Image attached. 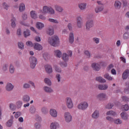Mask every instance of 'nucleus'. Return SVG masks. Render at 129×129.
I'll use <instances>...</instances> for the list:
<instances>
[{"mask_svg":"<svg viewBox=\"0 0 129 129\" xmlns=\"http://www.w3.org/2000/svg\"><path fill=\"white\" fill-rule=\"evenodd\" d=\"M29 112L31 114H35L36 113V107L32 106L29 109Z\"/></svg>","mask_w":129,"mask_h":129,"instance_id":"obj_37","label":"nucleus"},{"mask_svg":"<svg viewBox=\"0 0 129 129\" xmlns=\"http://www.w3.org/2000/svg\"><path fill=\"white\" fill-rule=\"evenodd\" d=\"M56 79L57 80V82H60L61 80V75L59 74H56Z\"/></svg>","mask_w":129,"mask_h":129,"instance_id":"obj_63","label":"nucleus"},{"mask_svg":"<svg viewBox=\"0 0 129 129\" xmlns=\"http://www.w3.org/2000/svg\"><path fill=\"white\" fill-rule=\"evenodd\" d=\"M88 103L86 101H84L78 105V108L80 110H86L88 108Z\"/></svg>","mask_w":129,"mask_h":129,"instance_id":"obj_5","label":"nucleus"},{"mask_svg":"<svg viewBox=\"0 0 129 129\" xmlns=\"http://www.w3.org/2000/svg\"><path fill=\"white\" fill-rule=\"evenodd\" d=\"M44 83L48 86H51V85H52V82H51V80L49 78H45L44 79Z\"/></svg>","mask_w":129,"mask_h":129,"instance_id":"obj_40","label":"nucleus"},{"mask_svg":"<svg viewBox=\"0 0 129 129\" xmlns=\"http://www.w3.org/2000/svg\"><path fill=\"white\" fill-rule=\"evenodd\" d=\"M49 114L53 118H56L58 116V111L54 108H51L49 110Z\"/></svg>","mask_w":129,"mask_h":129,"instance_id":"obj_10","label":"nucleus"},{"mask_svg":"<svg viewBox=\"0 0 129 129\" xmlns=\"http://www.w3.org/2000/svg\"><path fill=\"white\" fill-rule=\"evenodd\" d=\"M16 71V68L13 63H11L9 66V72L10 74H14L15 71Z\"/></svg>","mask_w":129,"mask_h":129,"instance_id":"obj_24","label":"nucleus"},{"mask_svg":"<svg viewBox=\"0 0 129 129\" xmlns=\"http://www.w3.org/2000/svg\"><path fill=\"white\" fill-rule=\"evenodd\" d=\"M54 70L56 71V72H58V73H61V72H62V70L61 68H59V67L57 66H54Z\"/></svg>","mask_w":129,"mask_h":129,"instance_id":"obj_53","label":"nucleus"},{"mask_svg":"<svg viewBox=\"0 0 129 129\" xmlns=\"http://www.w3.org/2000/svg\"><path fill=\"white\" fill-rule=\"evenodd\" d=\"M43 90L45 92H46V93H52V92H53L54 91L51 87H49L48 86L43 87Z\"/></svg>","mask_w":129,"mask_h":129,"instance_id":"obj_25","label":"nucleus"},{"mask_svg":"<svg viewBox=\"0 0 129 129\" xmlns=\"http://www.w3.org/2000/svg\"><path fill=\"white\" fill-rule=\"evenodd\" d=\"M65 102L68 108H69V109H72V108H73L74 104H73V101L72 100V98L68 97L66 98Z\"/></svg>","mask_w":129,"mask_h":129,"instance_id":"obj_4","label":"nucleus"},{"mask_svg":"<svg viewBox=\"0 0 129 129\" xmlns=\"http://www.w3.org/2000/svg\"><path fill=\"white\" fill-rule=\"evenodd\" d=\"M41 112L43 113V114H44L45 115H46V114H48V113L49 112L48 108H47V107H43L41 108Z\"/></svg>","mask_w":129,"mask_h":129,"instance_id":"obj_35","label":"nucleus"},{"mask_svg":"<svg viewBox=\"0 0 129 129\" xmlns=\"http://www.w3.org/2000/svg\"><path fill=\"white\" fill-rule=\"evenodd\" d=\"M54 9L56 12L58 13H63V8L62 7L58 5H54Z\"/></svg>","mask_w":129,"mask_h":129,"instance_id":"obj_23","label":"nucleus"},{"mask_svg":"<svg viewBox=\"0 0 129 129\" xmlns=\"http://www.w3.org/2000/svg\"><path fill=\"white\" fill-rule=\"evenodd\" d=\"M122 101H124V102H128L129 101V98L127 96H123L122 97Z\"/></svg>","mask_w":129,"mask_h":129,"instance_id":"obj_58","label":"nucleus"},{"mask_svg":"<svg viewBox=\"0 0 129 129\" xmlns=\"http://www.w3.org/2000/svg\"><path fill=\"white\" fill-rule=\"evenodd\" d=\"M47 33L49 36H52V35H54V28H48V29L47 31Z\"/></svg>","mask_w":129,"mask_h":129,"instance_id":"obj_38","label":"nucleus"},{"mask_svg":"<svg viewBox=\"0 0 129 129\" xmlns=\"http://www.w3.org/2000/svg\"><path fill=\"white\" fill-rule=\"evenodd\" d=\"M30 67L32 69H35L36 66L38 63V60L35 56H31L29 58Z\"/></svg>","mask_w":129,"mask_h":129,"instance_id":"obj_3","label":"nucleus"},{"mask_svg":"<svg viewBox=\"0 0 129 129\" xmlns=\"http://www.w3.org/2000/svg\"><path fill=\"white\" fill-rule=\"evenodd\" d=\"M45 71L48 74L52 73L53 72V69H52V67L50 65H47L45 66Z\"/></svg>","mask_w":129,"mask_h":129,"instance_id":"obj_26","label":"nucleus"},{"mask_svg":"<svg viewBox=\"0 0 129 129\" xmlns=\"http://www.w3.org/2000/svg\"><path fill=\"white\" fill-rule=\"evenodd\" d=\"M34 48L35 50H38V51H41V50L43 49L42 45H41V44L37 43H35L34 44Z\"/></svg>","mask_w":129,"mask_h":129,"instance_id":"obj_29","label":"nucleus"},{"mask_svg":"<svg viewBox=\"0 0 129 129\" xmlns=\"http://www.w3.org/2000/svg\"><path fill=\"white\" fill-rule=\"evenodd\" d=\"M57 127H59V124L57 122H52L50 123V129H56Z\"/></svg>","mask_w":129,"mask_h":129,"instance_id":"obj_28","label":"nucleus"},{"mask_svg":"<svg viewBox=\"0 0 129 129\" xmlns=\"http://www.w3.org/2000/svg\"><path fill=\"white\" fill-rule=\"evenodd\" d=\"M84 53L85 56L87 57V58H90V57H91V54H90V52H89V51L88 50H85L84 51Z\"/></svg>","mask_w":129,"mask_h":129,"instance_id":"obj_54","label":"nucleus"},{"mask_svg":"<svg viewBox=\"0 0 129 129\" xmlns=\"http://www.w3.org/2000/svg\"><path fill=\"white\" fill-rule=\"evenodd\" d=\"M123 38L124 40H127L129 39V32H127L123 34Z\"/></svg>","mask_w":129,"mask_h":129,"instance_id":"obj_49","label":"nucleus"},{"mask_svg":"<svg viewBox=\"0 0 129 129\" xmlns=\"http://www.w3.org/2000/svg\"><path fill=\"white\" fill-rule=\"evenodd\" d=\"M104 10V5L102 6H97L95 8V12L96 14H98V13H101Z\"/></svg>","mask_w":129,"mask_h":129,"instance_id":"obj_15","label":"nucleus"},{"mask_svg":"<svg viewBox=\"0 0 129 129\" xmlns=\"http://www.w3.org/2000/svg\"><path fill=\"white\" fill-rule=\"evenodd\" d=\"M92 68L94 71H99L101 67H100V63L99 62H94L92 64Z\"/></svg>","mask_w":129,"mask_h":129,"instance_id":"obj_11","label":"nucleus"},{"mask_svg":"<svg viewBox=\"0 0 129 129\" xmlns=\"http://www.w3.org/2000/svg\"><path fill=\"white\" fill-rule=\"evenodd\" d=\"M114 106V104L113 103H109L105 107L106 108L108 109H111L112 107Z\"/></svg>","mask_w":129,"mask_h":129,"instance_id":"obj_47","label":"nucleus"},{"mask_svg":"<svg viewBox=\"0 0 129 129\" xmlns=\"http://www.w3.org/2000/svg\"><path fill=\"white\" fill-rule=\"evenodd\" d=\"M36 28H37L38 30H42V29L44 28V27H45V26L44 25V24L41 22H37L36 23Z\"/></svg>","mask_w":129,"mask_h":129,"instance_id":"obj_33","label":"nucleus"},{"mask_svg":"<svg viewBox=\"0 0 129 129\" xmlns=\"http://www.w3.org/2000/svg\"><path fill=\"white\" fill-rule=\"evenodd\" d=\"M59 65L61 68H65L67 67V63L60 61L59 62Z\"/></svg>","mask_w":129,"mask_h":129,"instance_id":"obj_45","label":"nucleus"},{"mask_svg":"<svg viewBox=\"0 0 129 129\" xmlns=\"http://www.w3.org/2000/svg\"><path fill=\"white\" fill-rule=\"evenodd\" d=\"M9 107L11 110H15L16 109V106L15 104L11 103L9 104Z\"/></svg>","mask_w":129,"mask_h":129,"instance_id":"obj_48","label":"nucleus"},{"mask_svg":"<svg viewBox=\"0 0 129 129\" xmlns=\"http://www.w3.org/2000/svg\"><path fill=\"white\" fill-rule=\"evenodd\" d=\"M41 123H40L39 122H36L34 124V128L35 129H41Z\"/></svg>","mask_w":129,"mask_h":129,"instance_id":"obj_51","label":"nucleus"},{"mask_svg":"<svg viewBox=\"0 0 129 129\" xmlns=\"http://www.w3.org/2000/svg\"><path fill=\"white\" fill-rule=\"evenodd\" d=\"M96 81H97L100 83H105V82H106V80L102 78L101 76H99L96 78Z\"/></svg>","mask_w":129,"mask_h":129,"instance_id":"obj_21","label":"nucleus"},{"mask_svg":"<svg viewBox=\"0 0 129 129\" xmlns=\"http://www.w3.org/2000/svg\"><path fill=\"white\" fill-rule=\"evenodd\" d=\"M17 36H18V37H21V36H22V31L21 30V28H19L17 29Z\"/></svg>","mask_w":129,"mask_h":129,"instance_id":"obj_61","label":"nucleus"},{"mask_svg":"<svg viewBox=\"0 0 129 129\" xmlns=\"http://www.w3.org/2000/svg\"><path fill=\"white\" fill-rule=\"evenodd\" d=\"M77 20V27L81 29L83 27V19L81 16H78L76 18Z\"/></svg>","mask_w":129,"mask_h":129,"instance_id":"obj_8","label":"nucleus"},{"mask_svg":"<svg viewBox=\"0 0 129 129\" xmlns=\"http://www.w3.org/2000/svg\"><path fill=\"white\" fill-rule=\"evenodd\" d=\"M92 40L93 42H94V43H95V44H99V42L100 41V39H99V38L93 37Z\"/></svg>","mask_w":129,"mask_h":129,"instance_id":"obj_46","label":"nucleus"},{"mask_svg":"<svg viewBox=\"0 0 129 129\" xmlns=\"http://www.w3.org/2000/svg\"><path fill=\"white\" fill-rule=\"evenodd\" d=\"M42 13V14H44V15H46V14L55 15V10L51 6H45L43 7Z\"/></svg>","mask_w":129,"mask_h":129,"instance_id":"obj_2","label":"nucleus"},{"mask_svg":"<svg viewBox=\"0 0 129 129\" xmlns=\"http://www.w3.org/2000/svg\"><path fill=\"white\" fill-rule=\"evenodd\" d=\"M121 117L122 118V119H124V120H126L128 117V115L127 114L124 112H122L120 114Z\"/></svg>","mask_w":129,"mask_h":129,"instance_id":"obj_34","label":"nucleus"},{"mask_svg":"<svg viewBox=\"0 0 129 129\" xmlns=\"http://www.w3.org/2000/svg\"><path fill=\"white\" fill-rule=\"evenodd\" d=\"M62 59L64 62H67L69 60V55L66 53H64L62 54Z\"/></svg>","mask_w":129,"mask_h":129,"instance_id":"obj_32","label":"nucleus"},{"mask_svg":"<svg viewBox=\"0 0 129 129\" xmlns=\"http://www.w3.org/2000/svg\"><path fill=\"white\" fill-rule=\"evenodd\" d=\"M15 118H18L22 115V112L20 111H18L17 112H14L13 114H15Z\"/></svg>","mask_w":129,"mask_h":129,"instance_id":"obj_44","label":"nucleus"},{"mask_svg":"<svg viewBox=\"0 0 129 129\" xmlns=\"http://www.w3.org/2000/svg\"><path fill=\"white\" fill-rule=\"evenodd\" d=\"M129 76V70H126L122 74V79L123 80H125V79H127V78Z\"/></svg>","mask_w":129,"mask_h":129,"instance_id":"obj_20","label":"nucleus"},{"mask_svg":"<svg viewBox=\"0 0 129 129\" xmlns=\"http://www.w3.org/2000/svg\"><path fill=\"white\" fill-rule=\"evenodd\" d=\"M8 68H9V64H4L2 67V70L4 72H6L7 70H8Z\"/></svg>","mask_w":129,"mask_h":129,"instance_id":"obj_50","label":"nucleus"},{"mask_svg":"<svg viewBox=\"0 0 129 129\" xmlns=\"http://www.w3.org/2000/svg\"><path fill=\"white\" fill-rule=\"evenodd\" d=\"M92 117L94 119H97L99 117V111L96 110L92 114Z\"/></svg>","mask_w":129,"mask_h":129,"instance_id":"obj_19","label":"nucleus"},{"mask_svg":"<svg viewBox=\"0 0 129 129\" xmlns=\"http://www.w3.org/2000/svg\"><path fill=\"white\" fill-rule=\"evenodd\" d=\"M64 118L66 122H70L72 121V115L69 112H66L64 113Z\"/></svg>","mask_w":129,"mask_h":129,"instance_id":"obj_7","label":"nucleus"},{"mask_svg":"<svg viewBox=\"0 0 129 129\" xmlns=\"http://www.w3.org/2000/svg\"><path fill=\"white\" fill-rule=\"evenodd\" d=\"M104 78L107 80H109V81H112V77L110 76L109 74L106 73L104 75Z\"/></svg>","mask_w":129,"mask_h":129,"instance_id":"obj_36","label":"nucleus"},{"mask_svg":"<svg viewBox=\"0 0 129 129\" xmlns=\"http://www.w3.org/2000/svg\"><path fill=\"white\" fill-rule=\"evenodd\" d=\"M68 28L69 30V31H72L73 27H72V24L69 23L68 25Z\"/></svg>","mask_w":129,"mask_h":129,"instance_id":"obj_64","label":"nucleus"},{"mask_svg":"<svg viewBox=\"0 0 129 129\" xmlns=\"http://www.w3.org/2000/svg\"><path fill=\"white\" fill-rule=\"evenodd\" d=\"M23 105V101L21 100H18L16 102V106L18 109H20L22 106Z\"/></svg>","mask_w":129,"mask_h":129,"instance_id":"obj_31","label":"nucleus"},{"mask_svg":"<svg viewBox=\"0 0 129 129\" xmlns=\"http://www.w3.org/2000/svg\"><path fill=\"white\" fill-rule=\"evenodd\" d=\"M114 7L116 10H119L121 8V3L118 1H115Z\"/></svg>","mask_w":129,"mask_h":129,"instance_id":"obj_22","label":"nucleus"},{"mask_svg":"<svg viewBox=\"0 0 129 129\" xmlns=\"http://www.w3.org/2000/svg\"><path fill=\"white\" fill-rule=\"evenodd\" d=\"M116 114L115 112L112 110L109 111L106 113V115H115Z\"/></svg>","mask_w":129,"mask_h":129,"instance_id":"obj_52","label":"nucleus"},{"mask_svg":"<svg viewBox=\"0 0 129 129\" xmlns=\"http://www.w3.org/2000/svg\"><path fill=\"white\" fill-rule=\"evenodd\" d=\"M10 7V6H9V5H8V4H7L6 2L3 3V8L6 10L7 11H8V10H9V8Z\"/></svg>","mask_w":129,"mask_h":129,"instance_id":"obj_60","label":"nucleus"},{"mask_svg":"<svg viewBox=\"0 0 129 129\" xmlns=\"http://www.w3.org/2000/svg\"><path fill=\"white\" fill-rule=\"evenodd\" d=\"M26 9L25 4L24 3H21L19 6V12H24Z\"/></svg>","mask_w":129,"mask_h":129,"instance_id":"obj_41","label":"nucleus"},{"mask_svg":"<svg viewBox=\"0 0 129 129\" xmlns=\"http://www.w3.org/2000/svg\"><path fill=\"white\" fill-rule=\"evenodd\" d=\"M96 98L98 100L102 101V100H104L106 98V94L105 93H100L96 96Z\"/></svg>","mask_w":129,"mask_h":129,"instance_id":"obj_13","label":"nucleus"},{"mask_svg":"<svg viewBox=\"0 0 129 129\" xmlns=\"http://www.w3.org/2000/svg\"><path fill=\"white\" fill-rule=\"evenodd\" d=\"M78 8L80 11H85L87 8V4L85 3H81L78 4Z\"/></svg>","mask_w":129,"mask_h":129,"instance_id":"obj_12","label":"nucleus"},{"mask_svg":"<svg viewBox=\"0 0 129 129\" xmlns=\"http://www.w3.org/2000/svg\"><path fill=\"white\" fill-rule=\"evenodd\" d=\"M23 35L25 38L30 37V36H31V31H30V30L29 29H26L23 32Z\"/></svg>","mask_w":129,"mask_h":129,"instance_id":"obj_30","label":"nucleus"},{"mask_svg":"<svg viewBox=\"0 0 129 129\" xmlns=\"http://www.w3.org/2000/svg\"><path fill=\"white\" fill-rule=\"evenodd\" d=\"M98 87L99 90H107L108 88V85L106 84H99Z\"/></svg>","mask_w":129,"mask_h":129,"instance_id":"obj_17","label":"nucleus"},{"mask_svg":"<svg viewBox=\"0 0 129 129\" xmlns=\"http://www.w3.org/2000/svg\"><path fill=\"white\" fill-rule=\"evenodd\" d=\"M54 55L56 58H61L62 57V52L59 49H56L54 51Z\"/></svg>","mask_w":129,"mask_h":129,"instance_id":"obj_18","label":"nucleus"},{"mask_svg":"<svg viewBox=\"0 0 129 129\" xmlns=\"http://www.w3.org/2000/svg\"><path fill=\"white\" fill-rule=\"evenodd\" d=\"M30 15H31V18H32V19H37V18H38V16H37V13H36V12H35V11H32L30 12Z\"/></svg>","mask_w":129,"mask_h":129,"instance_id":"obj_39","label":"nucleus"},{"mask_svg":"<svg viewBox=\"0 0 129 129\" xmlns=\"http://www.w3.org/2000/svg\"><path fill=\"white\" fill-rule=\"evenodd\" d=\"M13 122L11 120H9L6 123V125L7 126H8V127H11V126H12V125H13Z\"/></svg>","mask_w":129,"mask_h":129,"instance_id":"obj_55","label":"nucleus"},{"mask_svg":"<svg viewBox=\"0 0 129 129\" xmlns=\"http://www.w3.org/2000/svg\"><path fill=\"white\" fill-rule=\"evenodd\" d=\"M16 22H17V19H16L15 17H13L11 20V26L12 29H16V27H17Z\"/></svg>","mask_w":129,"mask_h":129,"instance_id":"obj_16","label":"nucleus"},{"mask_svg":"<svg viewBox=\"0 0 129 129\" xmlns=\"http://www.w3.org/2000/svg\"><path fill=\"white\" fill-rule=\"evenodd\" d=\"M93 26H94V22L93 21V20L90 19L87 21L86 23V31H90V30L93 28Z\"/></svg>","mask_w":129,"mask_h":129,"instance_id":"obj_6","label":"nucleus"},{"mask_svg":"<svg viewBox=\"0 0 129 129\" xmlns=\"http://www.w3.org/2000/svg\"><path fill=\"white\" fill-rule=\"evenodd\" d=\"M22 18L23 21H26L28 19V15L26 13H23Z\"/></svg>","mask_w":129,"mask_h":129,"instance_id":"obj_59","label":"nucleus"},{"mask_svg":"<svg viewBox=\"0 0 129 129\" xmlns=\"http://www.w3.org/2000/svg\"><path fill=\"white\" fill-rule=\"evenodd\" d=\"M122 108H123V110H125V111H127V110L129 109V106L127 104H125L122 106Z\"/></svg>","mask_w":129,"mask_h":129,"instance_id":"obj_56","label":"nucleus"},{"mask_svg":"<svg viewBox=\"0 0 129 129\" xmlns=\"http://www.w3.org/2000/svg\"><path fill=\"white\" fill-rule=\"evenodd\" d=\"M14 88H15V86L13 85V84L11 83H7L5 86V89L6 91L8 92H10V91H13L14 90Z\"/></svg>","mask_w":129,"mask_h":129,"instance_id":"obj_9","label":"nucleus"},{"mask_svg":"<svg viewBox=\"0 0 129 129\" xmlns=\"http://www.w3.org/2000/svg\"><path fill=\"white\" fill-rule=\"evenodd\" d=\"M31 87V85L28 83H25L23 85V88H25V89H28V88H30Z\"/></svg>","mask_w":129,"mask_h":129,"instance_id":"obj_62","label":"nucleus"},{"mask_svg":"<svg viewBox=\"0 0 129 129\" xmlns=\"http://www.w3.org/2000/svg\"><path fill=\"white\" fill-rule=\"evenodd\" d=\"M48 43L53 47H58L60 44L59 37L57 35H54L48 39Z\"/></svg>","mask_w":129,"mask_h":129,"instance_id":"obj_1","label":"nucleus"},{"mask_svg":"<svg viewBox=\"0 0 129 129\" xmlns=\"http://www.w3.org/2000/svg\"><path fill=\"white\" fill-rule=\"evenodd\" d=\"M49 22L52 23V24H59V21L57 19H54L53 18H49L48 19Z\"/></svg>","mask_w":129,"mask_h":129,"instance_id":"obj_42","label":"nucleus"},{"mask_svg":"<svg viewBox=\"0 0 129 129\" xmlns=\"http://www.w3.org/2000/svg\"><path fill=\"white\" fill-rule=\"evenodd\" d=\"M114 123H115V124H121V120L119 119H116L115 120H114Z\"/></svg>","mask_w":129,"mask_h":129,"instance_id":"obj_57","label":"nucleus"},{"mask_svg":"<svg viewBox=\"0 0 129 129\" xmlns=\"http://www.w3.org/2000/svg\"><path fill=\"white\" fill-rule=\"evenodd\" d=\"M18 46L19 49H20L21 50H24L25 48V45H24V43L22 42H18Z\"/></svg>","mask_w":129,"mask_h":129,"instance_id":"obj_43","label":"nucleus"},{"mask_svg":"<svg viewBox=\"0 0 129 129\" xmlns=\"http://www.w3.org/2000/svg\"><path fill=\"white\" fill-rule=\"evenodd\" d=\"M69 40L71 44L73 43L74 42V33H73V32H71L69 34Z\"/></svg>","mask_w":129,"mask_h":129,"instance_id":"obj_27","label":"nucleus"},{"mask_svg":"<svg viewBox=\"0 0 129 129\" xmlns=\"http://www.w3.org/2000/svg\"><path fill=\"white\" fill-rule=\"evenodd\" d=\"M30 100H31V97H30V95L26 94L23 96L22 101L25 103H28L30 102Z\"/></svg>","mask_w":129,"mask_h":129,"instance_id":"obj_14","label":"nucleus"}]
</instances>
